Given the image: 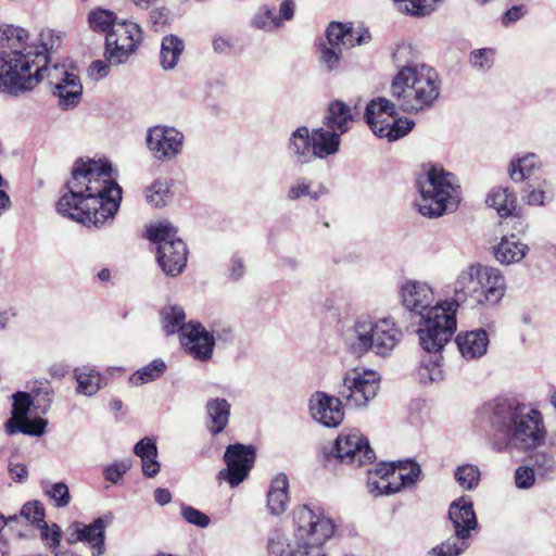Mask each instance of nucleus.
Returning <instances> with one entry per match:
<instances>
[{"label": "nucleus", "mask_w": 556, "mask_h": 556, "mask_svg": "<svg viewBox=\"0 0 556 556\" xmlns=\"http://www.w3.org/2000/svg\"><path fill=\"white\" fill-rule=\"evenodd\" d=\"M165 370V362L161 358H155L148 365L135 371L129 377V382L136 387L142 386L161 378L164 375Z\"/></svg>", "instance_id": "nucleus-41"}, {"label": "nucleus", "mask_w": 556, "mask_h": 556, "mask_svg": "<svg viewBox=\"0 0 556 556\" xmlns=\"http://www.w3.org/2000/svg\"><path fill=\"white\" fill-rule=\"evenodd\" d=\"M380 388V376L375 370L353 368L338 387V395L348 407H366L376 397Z\"/></svg>", "instance_id": "nucleus-12"}, {"label": "nucleus", "mask_w": 556, "mask_h": 556, "mask_svg": "<svg viewBox=\"0 0 556 556\" xmlns=\"http://www.w3.org/2000/svg\"><path fill=\"white\" fill-rule=\"evenodd\" d=\"M534 471L527 466H520L515 471V483L518 489H529L534 483Z\"/></svg>", "instance_id": "nucleus-55"}, {"label": "nucleus", "mask_w": 556, "mask_h": 556, "mask_svg": "<svg viewBox=\"0 0 556 556\" xmlns=\"http://www.w3.org/2000/svg\"><path fill=\"white\" fill-rule=\"evenodd\" d=\"M401 303L412 318H418V338L425 351H440L456 331L457 323L447 312L445 300L434 303L432 287L426 281L407 279L399 287Z\"/></svg>", "instance_id": "nucleus-5"}, {"label": "nucleus", "mask_w": 556, "mask_h": 556, "mask_svg": "<svg viewBox=\"0 0 556 556\" xmlns=\"http://www.w3.org/2000/svg\"><path fill=\"white\" fill-rule=\"evenodd\" d=\"M480 470L477 466L465 464L458 466L454 472L456 482L465 490H473L480 481Z\"/></svg>", "instance_id": "nucleus-46"}, {"label": "nucleus", "mask_w": 556, "mask_h": 556, "mask_svg": "<svg viewBox=\"0 0 556 556\" xmlns=\"http://www.w3.org/2000/svg\"><path fill=\"white\" fill-rule=\"evenodd\" d=\"M38 529L40 530L41 540L50 548H55L60 545L62 531L55 523L49 526L47 521L39 523Z\"/></svg>", "instance_id": "nucleus-53"}, {"label": "nucleus", "mask_w": 556, "mask_h": 556, "mask_svg": "<svg viewBox=\"0 0 556 556\" xmlns=\"http://www.w3.org/2000/svg\"><path fill=\"white\" fill-rule=\"evenodd\" d=\"M438 0H394L397 10L406 15L424 17L435 10Z\"/></svg>", "instance_id": "nucleus-43"}, {"label": "nucleus", "mask_w": 556, "mask_h": 556, "mask_svg": "<svg viewBox=\"0 0 556 556\" xmlns=\"http://www.w3.org/2000/svg\"><path fill=\"white\" fill-rule=\"evenodd\" d=\"M74 378L77 382L76 393L92 396L105 384V378L94 366L85 365L74 369Z\"/></svg>", "instance_id": "nucleus-32"}, {"label": "nucleus", "mask_w": 556, "mask_h": 556, "mask_svg": "<svg viewBox=\"0 0 556 556\" xmlns=\"http://www.w3.org/2000/svg\"><path fill=\"white\" fill-rule=\"evenodd\" d=\"M185 136L175 127L156 125L147 131V147L157 161H172L182 152Z\"/></svg>", "instance_id": "nucleus-16"}, {"label": "nucleus", "mask_w": 556, "mask_h": 556, "mask_svg": "<svg viewBox=\"0 0 556 556\" xmlns=\"http://www.w3.org/2000/svg\"><path fill=\"white\" fill-rule=\"evenodd\" d=\"M9 472L11 478L17 482H24L28 477V470L25 464H9Z\"/></svg>", "instance_id": "nucleus-59"}, {"label": "nucleus", "mask_w": 556, "mask_h": 556, "mask_svg": "<svg viewBox=\"0 0 556 556\" xmlns=\"http://www.w3.org/2000/svg\"><path fill=\"white\" fill-rule=\"evenodd\" d=\"M453 534L428 551L427 556H459L470 546L473 531L478 529V519L472 502L462 496L450 504L447 511Z\"/></svg>", "instance_id": "nucleus-9"}, {"label": "nucleus", "mask_w": 556, "mask_h": 556, "mask_svg": "<svg viewBox=\"0 0 556 556\" xmlns=\"http://www.w3.org/2000/svg\"><path fill=\"white\" fill-rule=\"evenodd\" d=\"M295 2L293 0H283L279 8V23L281 21H290L294 15Z\"/></svg>", "instance_id": "nucleus-60"}, {"label": "nucleus", "mask_w": 556, "mask_h": 556, "mask_svg": "<svg viewBox=\"0 0 556 556\" xmlns=\"http://www.w3.org/2000/svg\"><path fill=\"white\" fill-rule=\"evenodd\" d=\"M420 473V466L409 459L380 464L374 471H368L367 489L374 496L391 495L415 485Z\"/></svg>", "instance_id": "nucleus-11"}, {"label": "nucleus", "mask_w": 556, "mask_h": 556, "mask_svg": "<svg viewBox=\"0 0 556 556\" xmlns=\"http://www.w3.org/2000/svg\"><path fill=\"white\" fill-rule=\"evenodd\" d=\"M416 188L419 197L415 200V206L425 217L438 218L458 207V179L442 165L428 166L416 179Z\"/></svg>", "instance_id": "nucleus-8"}, {"label": "nucleus", "mask_w": 556, "mask_h": 556, "mask_svg": "<svg viewBox=\"0 0 556 556\" xmlns=\"http://www.w3.org/2000/svg\"><path fill=\"white\" fill-rule=\"evenodd\" d=\"M342 51L341 48L328 41L321 42L319 46V62L321 66L328 72L336 70L340 63Z\"/></svg>", "instance_id": "nucleus-48"}, {"label": "nucleus", "mask_w": 556, "mask_h": 556, "mask_svg": "<svg viewBox=\"0 0 556 556\" xmlns=\"http://www.w3.org/2000/svg\"><path fill=\"white\" fill-rule=\"evenodd\" d=\"M206 428L212 435L222 433L229 422L230 404L226 399H211L205 405Z\"/></svg>", "instance_id": "nucleus-30"}, {"label": "nucleus", "mask_w": 556, "mask_h": 556, "mask_svg": "<svg viewBox=\"0 0 556 556\" xmlns=\"http://www.w3.org/2000/svg\"><path fill=\"white\" fill-rule=\"evenodd\" d=\"M181 516L188 523L199 528H206L211 522V519L206 514L185 504L181 505Z\"/></svg>", "instance_id": "nucleus-54"}, {"label": "nucleus", "mask_w": 556, "mask_h": 556, "mask_svg": "<svg viewBox=\"0 0 556 556\" xmlns=\"http://www.w3.org/2000/svg\"><path fill=\"white\" fill-rule=\"evenodd\" d=\"M169 199V185L166 179H156L146 191V200L155 207L166 205Z\"/></svg>", "instance_id": "nucleus-47"}, {"label": "nucleus", "mask_w": 556, "mask_h": 556, "mask_svg": "<svg viewBox=\"0 0 556 556\" xmlns=\"http://www.w3.org/2000/svg\"><path fill=\"white\" fill-rule=\"evenodd\" d=\"M106 525L108 522L103 517L94 519L90 525L75 522L73 528L76 539L70 540V542H84L90 547L92 556H101L105 552L104 531Z\"/></svg>", "instance_id": "nucleus-25"}, {"label": "nucleus", "mask_w": 556, "mask_h": 556, "mask_svg": "<svg viewBox=\"0 0 556 556\" xmlns=\"http://www.w3.org/2000/svg\"><path fill=\"white\" fill-rule=\"evenodd\" d=\"M312 136L307 126H300L293 130L287 142V153L295 165H307L316 160Z\"/></svg>", "instance_id": "nucleus-24"}, {"label": "nucleus", "mask_w": 556, "mask_h": 556, "mask_svg": "<svg viewBox=\"0 0 556 556\" xmlns=\"http://www.w3.org/2000/svg\"><path fill=\"white\" fill-rule=\"evenodd\" d=\"M495 51L492 48H481L473 50L469 55L470 65L481 72L489 71L494 63Z\"/></svg>", "instance_id": "nucleus-49"}, {"label": "nucleus", "mask_w": 556, "mask_h": 556, "mask_svg": "<svg viewBox=\"0 0 556 556\" xmlns=\"http://www.w3.org/2000/svg\"><path fill=\"white\" fill-rule=\"evenodd\" d=\"M185 49V43L182 39L177 37L176 35H167L162 39L161 43V52H160V63L161 66L165 70H173Z\"/></svg>", "instance_id": "nucleus-38"}, {"label": "nucleus", "mask_w": 556, "mask_h": 556, "mask_svg": "<svg viewBox=\"0 0 556 556\" xmlns=\"http://www.w3.org/2000/svg\"><path fill=\"white\" fill-rule=\"evenodd\" d=\"M543 166L542 159L533 153L526 152L511 157L507 166L509 178L514 182H523Z\"/></svg>", "instance_id": "nucleus-27"}, {"label": "nucleus", "mask_w": 556, "mask_h": 556, "mask_svg": "<svg viewBox=\"0 0 556 556\" xmlns=\"http://www.w3.org/2000/svg\"><path fill=\"white\" fill-rule=\"evenodd\" d=\"M332 451L341 463L355 466L372 463L376 458L375 452L369 446L367 438L358 430H351L339 434Z\"/></svg>", "instance_id": "nucleus-15"}, {"label": "nucleus", "mask_w": 556, "mask_h": 556, "mask_svg": "<svg viewBox=\"0 0 556 556\" xmlns=\"http://www.w3.org/2000/svg\"><path fill=\"white\" fill-rule=\"evenodd\" d=\"M224 460L227 467L218 472L217 479L227 481L231 488L238 486L248 478L253 468L255 450L251 445L240 443L228 445Z\"/></svg>", "instance_id": "nucleus-14"}, {"label": "nucleus", "mask_w": 556, "mask_h": 556, "mask_svg": "<svg viewBox=\"0 0 556 556\" xmlns=\"http://www.w3.org/2000/svg\"><path fill=\"white\" fill-rule=\"evenodd\" d=\"M372 353L388 356L400 343L402 331L391 318L371 320Z\"/></svg>", "instance_id": "nucleus-23"}, {"label": "nucleus", "mask_w": 556, "mask_h": 556, "mask_svg": "<svg viewBox=\"0 0 556 556\" xmlns=\"http://www.w3.org/2000/svg\"><path fill=\"white\" fill-rule=\"evenodd\" d=\"M110 63L105 60H96L88 67V76L93 80H100L110 73Z\"/></svg>", "instance_id": "nucleus-58"}, {"label": "nucleus", "mask_w": 556, "mask_h": 556, "mask_svg": "<svg viewBox=\"0 0 556 556\" xmlns=\"http://www.w3.org/2000/svg\"><path fill=\"white\" fill-rule=\"evenodd\" d=\"M442 350L443 348L437 352L427 351L430 355L425 357L417 368V378L421 383L427 384L443 380L441 356L439 355Z\"/></svg>", "instance_id": "nucleus-39"}, {"label": "nucleus", "mask_w": 556, "mask_h": 556, "mask_svg": "<svg viewBox=\"0 0 556 556\" xmlns=\"http://www.w3.org/2000/svg\"><path fill=\"white\" fill-rule=\"evenodd\" d=\"M147 238L156 245V258L167 276L179 275L187 264L186 243L177 237V229L167 220L147 228Z\"/></svg>", "instance_id": "nucleus-10"}, {"label": "nucleus", "mask_w": 556, "mask_h": 556, "mask_svg": "<svg viewBox=\"0 0 556 556\" xmlns=\"http://www.w3.org/2000/svg\"><path fill=\"white\" fill-rule=\"evenodd\" d=\"M20 516L29 521L36 528L39 527V523H43L46 521L45 507L41 502L36 500L25 503L20 510Z\"/></svg>", "instance_id": "nucleus-50"}, {"label": "nucleus", "mask_w": 556, "mask_h": 556, "mask_svg": "<svg viewBox=\"0 0 556 556\" xmlns=\"http://www.w3.org/2000/svg\"><path fill=\"white\" fill-rule=\"evenodd\" d=\"M371 330V319L358 317L343 327L341 337L348 350L359 357L372 352Z\"/></svg>", "instance_id": "nucleus-21"}, {"label": "nucleus", "mask_w": 556, "mask_h": 556, "mask_svg": "<svg viewBox=\"0 0 556 556\" xmlns=\"http://www.w3.org/2000/svg\"><path fill=\"white\" fill-rule=\"evenodd\" d=\"M328 193V189L323 184H315L306 177L296 178L287 191L289 201H298L302 198H308L312 201H318Z\"/></svg>", "instance_id": "nucleus-36"}, {"label": "nucleus", "mask_w": 556, "mask_h": 556, "mask_svg": "<svg viewBox=\"0 0 556 556\" xmlns=\"http://www.w3.org/2000/svg\"><path fill=\"white\" fill-rule=\"evenodd\" d=\"M181 345L195 359L208 361L213 355L215 339L200 323H188L182 328Z\"/></svg>", "instance_id": "nucleus-19"}, {"label": "nucleus", "mask_w": 556, "mask_h": 556, "mask_svg": "<svg viewBox=\"0 0 556 556\" xmlns=\"http://www.w3.org/2000/svg\"><path fill=\"white\" fill-rule=\"evenodd\" d=\"M522 15L523 12L520 7H513L503 14L502 23L504 25L513 24L520 20Z\"/></svg>", "instance_id": "nucleus-63"}, {"label": "nucleus", "mask_w": 556, "mask_h": 556, "mask_svg": "<svg viewBox=\"0 0 556 556\" xmlns=\"http://www.w3.org/2000/svg\"><path fill=\"white\" fill-rule=\"evenodd\" d=\"M309 413L314 420L326 427H338L343 418L342 401L325 392H316L309 399Z\"/></svg>", "instance_id": "nucleus-20"}, {"label": "nucleus", "mask_w": 556, "mask_h": 556, "mask_svg": "<svg viewBox=\"0 0 556 556\" xmlns=\"http://www.w3.org/2000/svg\"><path fill=\"white\" fill-rule=\"evenodd\" d=\"M290 503L289 479L285 473H278L273 478L267 492V510L273 516L282 515Z\"/></svg>", "instance_id": "nucleus-28"}, {"label": "nucleus", "mask_w": 556, "mask_h": 556, "mask_svg": "<svg viewBox=\"0 0 556 556\" xmlns=\"http://www.w3.org/2000/svg\"><path fill=\"white\" fill-rule=\"evenodd\" d=\"M160 315L163 330L167 336L176 332H180V337L182 336V328L187 326L185 323L186 314L182 307L166 305L162 308Z\"/></svg>", "instance_id": "nucleus-40"}, {"label": "nucleus", "mask_w": 556, "mask_h": 556, "mask_svg": "<svg viewBox=\"0 0 556 556\" xmlns=\"http://www.w3.org/2000/svg\"><path fill=\"white\" fill-rule=\"evenodd\" d=\"M30 45L41 55L38 58V63L42 64L43 68H50L48 66L50 62L49 54L61 47L62 37L52 29H46L40 33L39 38H34L30 35Z\"/></svg>", "instance_id": "nucleus-37"}, {"label": "nucleus", "mask_w": 556, "mask_h": 556, "mask_svg": "<svg viewBox=\"0 0 556 556\" xmlns=\"http://www.w3.org/2000/svg\"><path fill=\"white\" fill-rule=\"evenodd\" d=\"M521 199L528 205L543 206L554 199L553 184L545 178L530 181L522 188Z\"/></svg>", "instance_id": "nucleus-34"}, {"label": "nucleus", "mask_w": 556, "mask_h": 556, "mask_svg": "<svg viewBox=\"0 0 556 556\" xmlns=\"http://www.w3.org/2000/svg\"><path fill=\"white\" fill-rule=\"evenodd\" d=\"M172 493L169 492V490L165 489V488H157L155 489L154 491V501L161 505V506H164V505H167L168 503L172 502Z\"/></svg>", "instance_id": "nucleus-64"}, {"label": "nucleus", "mask_w": 556, "mask_h": 556, "mask_svg": "<svg viewBox=\"0 0 556 556\" xmlns=\"http://www.w3.org/2000/svg\"><path fill=\"white\" fill-rule=\"evenodd\" d=\"M45 495L53 502L58 508L66 507L71 502L70 489L64 482L50 483L43 481L41 483Z\"/></svg>", "instance_id": "nucleus-45"}, {"label": "nucleus", "mask_w": 556, "mask_h": 556, "mask_svg": "<svg viewBox=\"0 0 556 556\" xmlns=\"http://www.w3.org/2000/svg\"><path fill=\"white\" fill-rule=\"evenodd\" d=\"M33 406L31 396L26 392H17L13 395L12 417L7 421V432L15 434L17 432L40 437L45 433L47 420L41 417L35 419L28 418V413Z\"/></svg>", "instance_id": "nucleus-18"}, {"label": "nucleus", "mask_w": 556, "mask_h": 556, "mask_svg": "<svg viewBox=\"0 0 556 556\" xmlns=\"http://www.w3.org/2000/svg\"><path fill=\"white\" fill-rule=\"evenodd\" d=\"M130 467L131 463L129 460L114 462L103 468L104 479L113 484H118Z\"/></svg>", "instance_id": "nucleus-52"}, {"label": "nucleus", "mask_w": 556, "mask_h": 556, "mask_svg": "<svg viewBox=\"0 0 556 556\" xmlns=\"http://www.w3.org/2000/svg\"><path fill=\"white\" fill-rule=\"evenodd\" d=\"M112 173L108 161L77 160L66 182L68 192L56 202L58 212L86 227L111 224L122 201V188Z\"/></svg>", "instance_id": "nucleus-1"}, {"label": "nucleus", "mask_w": 556, "mask_h": 556, "mask_svg": "<svg viewBox=\"0 0 556 556\" xmlns=\"http://www.w3.org/2000/svg\"><path fill=\"white\" fill-rule=\"evenodd\" d=\"M142 463V472L144 476L152 478L156 476L160 471V464L156 460V457H148L141 459Z\"/></svg>", "instance_id": "nucleus-61"}, {"label": "nucleus", "mask_w": 556, "mask_h": 556, "mask_svg": "<svg viewBox=\"0 0 556 556\" xmlns=\"http://www.w3.org/2000/svg\"><path fill=\"white\" fill-rule=\"evenodd\" d=\"M314 153L317 159L324 160L334 155L340 150L341 135L323 125L321 127L309 130Z\"/></svg>", "instance_id": "nucleus-29"}, {"label": "nucleus", "mask_w": 556, "mask_h": 556, "mask_svg": "<svg viewBox=\"0 0 556 556\" xmlns=\"http://www.w3.org/2000/svg\"><path fill=\"white\" fill-rule=\"evenodd\" d=\"M253 26L258 29L273 30L280 26L279 18L274 9L263 7L253 18Z\"/></svg>", "instance_id": "nucleus-51"}, {"label": "nucleus", "mask_w": 556, "mask_h": 556, "mask_svg": "<svg viewBox=\"0 0 556 556\" xmlns=\"http://www.w3.org/2000/svg\"><path fill=\"white\" fill-rule=\"evenodd\" d=\"M533 459L534 465L538 467L539 471L544 476L553 472L556 467V462L551 454L536 453Z\"/></svg>", "instance_id": "nucleus-57"}, {"label": "nucleus", "mask_w": 556, "mask_h": 556, "mask_svg": "<svg viewBox=\"0 0 556 556\" xmlns=\"http://www.w3.org/2000/svg\"><path fill=\"white\" fill-rule=\"evenodd\" d=\"M488 206L496 210L501 217L513 216L517 208V198L513 190L504 187H494L486 195Z\"/></svg>", "instance_id": "nucleus-35"}, {"label": "nucleus", "mask_w": 556, "mask_h": 556, "mask_svg": "<svg viewBox=\"0 0 556 556\" xmlns=\"http://www.w3.org/2000/svg\"><path fill=\"white\" fill-rule=\"evenodd\" d=\"M229 271L231 278H233L235 280L240 279L245 271V267L242 260L239 257H232L230 262Z\"/></svg>", "instance_id": "nucleus-62"}, {"label": "nucleus", "mask_w": 556, "mask_h": 556, "mask_svg": "<svg viewBox=\"0 0 556 556\" xmlns=\"http://www.w3.org/2000/svg\"><path fill=\"white\" fill-rule=\"evenodd\" d=\"M392 119L389 123H386V128L378 129L379 138H387L389 141H395L407 134H409L414 126L415 122L408 117H391Z\"/></svg>", "instance_id": "nucleus-42"}, {"label": "nucleus", "mask_w": 556, "mask_h": 556, "mask_svg": "<svg viewBox=\"0 0 556 556\" xmlns=\"http://www.w3.org/2000/svg\"><path fill=\"white\" fill-rule=\"evenodd\" d=\"M293 545L281 532L275 531L268 539L269 556H326L325 543L336 531L333 520L318 505H300L292 511Z\"/></svg>", "instance_id": "nucleus-6"}, {"label": "nucleus", "mask_w": 556, "mask_h": 556, "mask_svg": "<svg viewBox=\"0 0 556 556\" xmlns=\"http://www.w3.org/2000/svg\"><path fill=\"white\" fill-rule=\"evenodd\" d=\"M529 252V247L518 240L515 235L503 237L494 247V257L503 265L519 263Z\"/></svg>", "instance_id": "nucleus-31"}, {"label": "nucleus", "mask_w": 556, "mask_h": 556, "mask_svg": "<svg viewBox=\"0 0 556 556\" xmlns=\"http://www.w3.org/2000/svg\"><path fill=\"white\" fill-rule=\"evenodd\" d=\"M456 344L464 358L476 359L486 353L489 337L483 329L466 331L457 334Z\"/></svg>", "instance_id": "nucleus-26"}, {"label": "nucleus", "mask_w": 556, "mask_h": 556, "mask_svg": "<svg viewBox=\"0 0 556 556\" xmlns=\"http://www.w3.org/2000/svg\"><path fill=\"white\" fill-rule=\"evenodd\" d=\"M452 288L453 298L445 304L450 316L456 319L458 307L468 300L478 306L498 304L506 292V279L500 268L475 262L458 271Z\"/></svg>", "instance_id": "nucleus-7"}, {"label": "nucleus", "mask_w": 556, "mask_h": 556, "mask_svg": "<svg viewBox=\"0 0 556 556\" xmlns=\"http://www.w3.org/2000/svg\"><path fill=\"white\" fill-rule=\"evenodd\" d=\"M45 77L54 86V96L59 99V106L62 110H72L81 100L83 86L79 77L68 72L64 65L54 64L47 68Z\"/></svg>", "instance_id": "nucleus-17"}, {"label": "nucleus", "mask_w": 556, "mask_h": 556, "mask_svg": "<svg viewBox=\"0 0 556 556\" xmlns=\"http://www.w3.org/2000/svg\"><path fill=\"white\" fill-rule=\"evenodd\" d=\"M117 22L114 12L102 8L93 9L88 14L90 28L94 31L105 33V36Z\"/></svg>", "instance_id": "nucleus-44"}, {"label": "nucleus", "mask_w": 556, "mask_h": 556, "mask_svg": "<svg viewBox=\"0 0 556 556\" xmlns=\"http://www.w3.org/2000/svg\"><path fill=\"white\" fill-rule=\"evenodd\" d=\"M353 121L354 115L351 108L343 101L334 100L329 104L323 125L342 136L351 129Z\"/></svg>", "instance_id": "nucleus-33"}, {"label": "nucleus", "mask_w": 556, "mask_h": 556, "mask_svg": "<svg viewBox=\"0 0 556 556\" xmlns=\"http://www.w3.org/2000/svg\"><path fill=\"white\" fill-rule=\"evenodd\" d=\"M369 30L361 25L354 27L352 23L331 22L326 29V41L343 49H351L369 42Z\"/></svg>", "instance_id": "nucleus-22"}, {"label": "nucleus", "mask_w": 556, "mask_h": 556, "mask_svg": "<svg viewBox=\"0 0 556 556\" xmlns=\"http://www.w3.org/2000/svg\"><path fill=\"white\" fill-rule=\"evenodd\" d=\"M134 453L141 459L148 457H156L157 448L155 443L151 439L143 438L135 445Z\"/></svg>", "instance_id": "nucleus-56"}, {"label": "nucleus", "mask_w": 556, "mask_h": 556, "mask_svg": "<svg viewBox=\"0 0 556 556\" xmlns=\"http://www.w3.org/2000/svg\"><path fill=\"white\" fill-rule=\"evenodd\" d=\"M41 55L30 45L29 31L18 25H0V92L20 97L34 90L47 68L38 63Z\"/></svg>", "instance_id": "nucleus-4"}, {"label": "nucleus", "mask_w": 556, "mask_h": 556, "mask_svg": "<svg viewBox=\"0 0 556 556\" xmlns=\"http://www.w3.org/2000/svg\"><path fill=\"white\" fill-rule=\"evenodd\" d=\"M479 414L490 425L491 444L496 452L528 451L545 440L542 414L515 400L496 399L485 403Z\"/></svg>", "instance_id": "nucleus-3"}, {"label": "nucleus", "mask_w": 556, "mask_h": 556, "mask_svg": "<svg viewBox=\"0 0 556 556\" xmlns=\"http://www.w3.org/2000/svg\"><path fill=\"white\" fill-rule=\"evenodd\" d=\"M390 92L394 101L372 99L365 110V121L378 137V129L386 128L397 110L418 114L431 110L440 98L441 79L438 72L426 64H405L394 75Z\"/></svg>", "instance_id": "nucleus-2"}, {"label": "nucleus", "mask_w": 556, "mask_h": 556, "mask_svg": "<svg viewBox=\"0 0 556 556\" xmlns=\"http://www.w3.org/2000/svg\"><path fill=\"white\" fill-rule=\"evenodd\" d=\"M142 40V30L130 21H118L105 36L104 58L115 66L127 62Z\"/></svg>", "instance_id": "nucleus-13"}]
</instances>
